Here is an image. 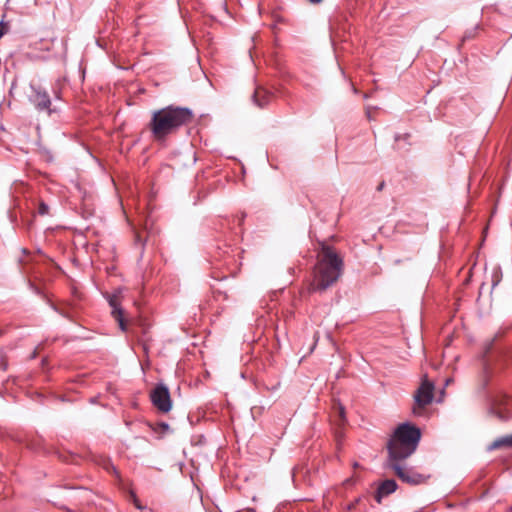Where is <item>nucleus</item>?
I'll use <instances>...</instances> for the list:
<instances>
[{
    "label": "nucleus",
    "instance_id": "obj_1",
    "mask_svg": "<svg viewBox=\"0 0 512 512\" xmlns=\"http://www.w3.org/2000/svg\"><path fill=\"white\" fill-rule=\"evenodd\" d=\"M191 119L190 109L168 106L153 113L150 127L154 137L162 140L180 126L189 123Z\"/></svg>",
    "mask_w": 512,
    "mask_h": 512
},
{
    "label": "nucleus",
    "instance_id": "obj_2",
    "mask_svg": "<svg viewBox=\"0 0 512 512\" xmlns=\"http://www.w3.org/2000/svg\"><path fill=\"white\" fill-rule=\"evenodd\" d=\"M343 262L334 249L323 245L320 259L315 267L313 291H324L333 285L341 275Z\"/></svg>",
    "mask_w": 512,
    "mask_h": 512
},
{
    "label": "nucleus",
    "instance_id": "obj_3",
    "mask_svg": "<svg viewBox=\"0 0 512 512\" xmlns=\"http://www.w3.org/2000/svg\"><path fill=\"white\" fill-rule=\"evenodd\" d=\"M421 431L414 425L403 423L398 426L388 442L390 461H399L412 455L420 441Z\"/></svg>",
    "mask_w": 512,
    "mask_h": 512
},
{
    "label": "nucleus",
    "instance_id": "obj_4",
    "mask_svg": "<svg viewBox=\"0 0 512 512\" xmlns=\"http://www.w3.org/2000/svg\"><path fill=\"white\" fill-rule=\"evenodd\" d=\"M433 396L434 384L429 381L425 375L421 385L414 395L415 406L413 407V413L415 415H420L422 413V409L432 402Z\"/></svg>",
    "mask_w": 512,
    "mask_h": 512
},
{
    "label": "nucleus",
    "instance_id": "obj_5",
    "mask_svg": "<svg viewBox=\"0 0 512 512\" xmlns=\"http://www.w3.org/2000/svg\"><path fill=\"white\" fill-rule=\"evenodd\" d=\"M105 298L111 307L112 317L119 324L121 330L126 331L127 322L124 318V312L121 308L122 301L124 300V289H117L113 293H106Z\"/></svg>",
    "mask_w": 512,
    "mask_h": 512
},
{
    "label": "nucleus",
    "instance_id": "obj_6",
    "mask_svg": "<svg viewBox=\"0 0 512 512\" xmlns=\"http://www.w3.org/2000/svg\"><path fill=\"white\" fill-rule=\"evenodd\" d=\"M150 398L152 404L161 412L167 413L172 408V401L169 389L164 384H158L151 391Z\"/></svg>",
    "mask_w": 512,
    "mask_h": 512
},
{
    "label": "nucleus",
    "instance_id": "obj_7",
    "mask_svg": "<svg viewBox=\"0 0 512 512\" xmlns=\"http://www.w3.org/2000/svg\"><path fill=\"white\" fill-rule=\"evenodd\" d=\"M390 467L395 471L396 475L404 482L409 484H419L422 476L410 469L400 465L397 461H390Z\"/></svg>",
    "mask_w": 512,
    "mask_h": 512
},
{
    "label": "nucleus",
    "instance_id": "obj_8",
    "mask_svg": "<svg viewBox=\"0 0 512 512\" xmlns=\"http://www.w3.org/2000/svg\"><path fill=\"white\" fill-rule=\"evenodd\" d=\"M32 101L38 110L49 109L51 105L50 97L48 93L40 88L33 87Z\"/></svg>",
    "mask_w": 512,
    "mask_h": 512
},
{
    "label": "nucleus",
    "instance_id": "obj_9",
    "mask_svg": "<svg viewBox=\"0 0 512 512\" xmlns=\"http://www.w3.org/2000/svg\"><path fill=\"white\" fill-rule=\"evenodd\" d=\"M271 98H272L271 92H269L267 89H265L262 86L256 87L255 91L252 95L253 103L259 108L266 107L269 104Z\"/></svg>",
    "mask_w": 512,
    "mask_h": 512
},
{
    "label": "nucleus",
    "instance_id": "obj_10",
    "mask_svg": "<svg viewBox=\"0 0 512 512\" xmlns=\"http://www.w3.org/2000/svg\"><path fill=\"white\" fill-rule=\"evenodd\" d=\"M508 401V397L505 394L495 395L491 400V412L495 413L496 416L501 420L507 419L508 416L504 415L501 407L508 404Z\"/></svg>",
    "mask_w": 512,
    "mask_h": 512
},
{
    "label": "nucleus",
    "instance_id": "obj_11",
    "mask_svg": "<svg viewBox=\"0 0 512 512\" xmlns=\"http://www.w3.org/2000/svg\"><path fill=\"white\" fill-rule=\"evenodd\" d=\"M397 489V484L393 479H387L383 481L378 487L376 500L378 503L381 502V499L385 496L390 495Z\"/></svg>",
    "mask_w": 512,
    "mask_h": 512
},
{
    "label": "nucleus",
    "instance_id": "obj_12",
    "mask_svg": "<svg viewBox=\"0 0 512 512\" xmlns=\"http://www.w3.org/2000/svg\"><path fill=\"white\" fill-rule=\"evenodd\" d=\"M510 447H512V434L497 438L488 446V450L492 451L499 448Z\"/></svg>",
    "mask_w": 512,
    "mask_h": 512
},
{
    "label": "nucleus",
    "instance_id": "obj_13",
    "mask_svg": "<svg viewBox=\"0 0 512 512\" xmlns=\"http://www.w3.org/2000/svg\"><path fill=\"white\" fill-rule=\"evenodd\" d=\"M94 461L96 464L102 466L106 471L110 472L113 471L116 475L118 474L113 464L110 462V460L103 455L96 456Z\"/></svg>",
    "mask_w": 512,
    "mask_h": 512
},
{
    "label": "nucleus",
    "instance_id": "obj_14",
    "mask_svg": "<svg viewBox=\"0 0 512 512\" xmlns=\"http://www.w3.org/2000/svg\"><path fill=\"white\" fill-rule=\"evenodd\" d=\"M130 232H133V235L135 237V245L139 248L140 253H141L142 252V248H143L142 240H141L139 234L136 231H134V229H133L131 224H130Z\"/></svg>",
    "mask_w": 512,
    "mask_h": 512
},
{
    "label": "nucleus",
    "instance_id": "obj_15",
    "mask_svg": "<svg viewBox=\"0 0 512 512\" xmlns=\"http://www.w3.org/2000/svg\"><path fill=\"white\" fill-rule=\"evenodd\" d=\"M129 495H130V503H133L137 509L139 510H143V509H146L145 507H143L139 500L136 498L135 494L130 490L129 492Z\"/></svg>",
    "mask_w": 512,
    "mask_h": 512
},
{
    "label": "nucleus",
    "instance_id": "obj_16",
    "mask_svg": "<svg viewBox=\"0 0 512 512\" xmlns=\"http://www.w3.org/2000/svg\"><path fill=\"white\" fill-rule=\"evenodd\" d=\"M48 212H49V206L47 204H45L44 202H41L38 207V213L40 215H46V214H48Z\"/></svg>",
    "mask_w": 512,
    "mask_h": 512
},
{
    "label": "nucleus",
    "instance_id": "obj_17",
    "mask_svg": "<svg viewBox=\"0 0 512 512\" xmlns=\"http://www.w3.org/2000/svg\"><path fill=\"white\" fill-rule=\"evenodd\" d=\"M337 411H338V414H339L341 420H344V418H345L344 408L341 405H338Z\"/></svg>",
    "mask_w": 512,
    "mask_h": 512
},
{
    "label": "nucleus",
    "instance_id": "obj_18",
    "mask_svg": "<svg viewBox=\"0 0 512 512\" xmlns=\"http://www.w3.org/2000/svg\"><path fill=\"white\" fill-rule=\"evenodd\" d=\"M160 427L162 428V430L164 431H167L169 430V425L167 423H161L160 424Z\"/></svg>",
    "mask_w": 512,
    "mask_h": 512
},
{
    "label": "nucleus",
    "instance_id": "obj_19",
    "mask_svg": "<svg viewBox=\"0 0 512 512\" xmlns=\"http://www.w3.org/2000/svg\"><path fill=\"white\" fill-rule=\"evenodd\" d=\"M308 1H309V2H311V3H314V4H316V3H319V2H321L322 0H308Z\"/></svg>",
    "mask_w": 512,
    "mask_h": 512
},
{
    "label": "nucleus",
    "instance_id": "obj_20",
    "mask_svg": "<svg viewBox=\"0 0 512 512\" xmlns=\"http://www.w3.org/2000/svg\"><path fill=\"white\" fill-rule=\"evenodd\" d=\"M139 325H140V326H145L146 324L142 323V320L140 319V320H139Z\"/></svg>",
    "mask_w": 512,
    "mask_h": 512
}]
</instances>
